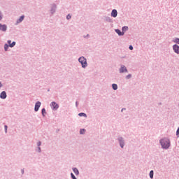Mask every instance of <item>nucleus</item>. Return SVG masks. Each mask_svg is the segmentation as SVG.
<instances>
[{
    "mask_svg": "<svg viewBox=\"0 0 179 179\" xmlns=\"http://www.w3.org/2000/svg\"><path fill=\"white\" fill-rule=\"evenodd\" d=\"M160 143L164 149H169V148H170V140L168 138L161 140Z\"/></svg>",
    "mask_w": 179,
    "mask_h": 179,
    "instance_id": "f257e3e1",
    "label": "nucleus"
},
{
    "mask_svg": "<svg viewBox=\"0 0 179 179\" xmlns=\"http://www.w3.org/2000/svg\"><path fill=\"white\" fill-rule=\"evenodd\" d=\"M78 61L81 64L83 68H86V66H87L86 58L81 57L78 59Z\"/></svg>",
    "mask_w": 179,
    "mask_h": 179,
    "instance_id": "f03ea898",
    "label": "nucleus"
},
{
    "mask_svg": "<svg viewBox=\"0 0 179 179\" xmlns=\"http://www.w3.org/2000/svg\"><path fill=\"white\" fill-rule=\"evenodd\" d=\"M50 106L53 110H58V108H59V106L55 102H52Z\"/></svg>",
    "mask_w": 179,
    "mask_h": 179,
    "instance_id": "7ed1b4c3",
    "label": "nucleus"
},
{
    "mask_svg": "<svg viewBox=\"0 0 179 179\" xmlns=\"http://www.w3.org/2000/svg\"><path fill=\"white\" fill-rule=\"evenodd\" d=\"M41 106V102L40 101L36 102L34 108L35 111H38V109L40 108Z\"/></svg>",
    "mask_w": 179,
    "mask_h": 179,
    "instance_id": "20e7f679",
    "label": "nucleus"
},
{
    "mask_svg": "<svg viewBox=\"0 0 179 179\" xmlns=\"http://www.w3.org/2000/svg\"><path fill=\"white\" fill-rule=\"evenodd\" d=\"M8 29V27L6 24H0V30L1 31H5Z\"/></svg>",
    "mask_w": 179,
    "mask_h": 179,
    "instance_id": "39448f33",
    "label": "nucleus"
},
{
    "mask_svg": "<svg viewBox=\"0 0 179 179\" xmlns=\"http://www.w3.org/2000/svg\"><path fill=\"white\" fill-rule=\"evenodd\" d=\"M173 51L176 54H179V46L178 45H173Z\"/></svg>",
    "mask_w": 179,
    "mask_h": 179,
    "instance_id": "423d86ee",
    "label": "nucleus"
},
{
    "mask_svg": "<svg viewBox=\"0 0 179 179\" xmlns=\"http://www.w3.org/2000/svg\"><path fill=\"white\" fill-rule=\"evenodd\" d=\"M118 15V13L117 12V10H113L112 13H111V16H113V17H117V15Z\"/></svg>",
    "mask_w": 179,
    "mask_h": 179,
    "instance_id": "0eeeda50",
    "label": "nucleus"
},
{
    "mask_svg": "<svg viewBox=\"0 0 179 179\" xmlns=\"http://www.w3.org/2000/svg\"><path fill=\"white\" fill-rule=\"evenodd\" d=\"M127 67H125V66H122L120 69V73H122L124 72H127Z\"/></svg>",
    "mask_w": 179,
    "mask_h": 179,
    "instance_id": "6e6552de",
    "label": "nucleus"
},
{
    "mask_svg": "<svg viewBox=\"0 0 179 179\" xmlns=\"http://www.w3.org/2000/svg\"><path fill=\"white\" fill-rule=\"evenodd\" d=\"M12 41H8V43L9 44V47H15L16 45V42L13 41L12 43Z\"/></svg>",
    "mask_w": 179,
    "mask_h": 179,
    "instance_id": "1a4fd4ad",
    "label": "nucleus"
},
{
    "mask_svg": "<svg viewBox=\"0 0 179 179\" xmlns=\"http://www.w3.org/2000/svg\"><path fill=\"white\" fill-rule=\"evenodd\" d=\"M1 99H5L6 97V92L3 91L0 94Z\"/></svg>",
    "mask_w": 179,
    "mask_h": 179,
    "instance_id": "9d476101",
    "label": "nucleus"
},
{
    "mask_svg": "<svg viewBox=\"0 0 179 179\" xmlns=\"http://www.w3.org/2000/svg\"><path fill=\"white\" fill-rule=\"evenodd\" d=\"M115 31L119 36H124V32H121L120 29H116Z\"/></svg>",
    "mask_w": 179,
    "mask_h": 179,
    "instance_id": "9b49d317",
    "label": "nucleus"
},
{
    "mask_svg": "<svg viewBox=\"0 0 179 179\" xmlns=\"http://www.w3.org/2000/svg\"><path fill=\"white\" fill-rule=\"evenodd\" d=\"M73 171L76 176H79V170H78L76 168H73Z\"/></svg>",
    "mask_w": 179,
    "mask_h": 179,
    "instance_id": "f8f14e48",
    "label": "nucleus"
},
{
    "mask_svg": "<svg viewBox=\"0 0 179 179\" xmlns=\"http://www.w3.org/2000/svg\"><path fill=\"white\" fill-rule=\"evenodd\" d=\"M24 19V15L21 16L19 20L17 21V23H21V22H23V20Z\"/></svg>",
    "mask_w": 179,
    "mask_h": 179,
    "instance_id": "ddd939ff",
    "label": "nucleus"
},
{
    "mask_svg": "<svg viewBox=\"0 0 179 179\" xmlns=\"http://www.w3.org/2000/svg\"><path fill=\"white\" fill-rule=\"evenodd\" d=\"M119 141L121 148H124V141H122V138H119Z\"/></svg>",
    "mask_w": 179,
    "mask_h": 179,
    "instance_id": "4468645a",
    "label": "nucleus"
},
{
    "mask_svg": "<svg viewBox=\"0 0 179 179\" xmlns=\"http://www.w3.org/2000/svg\"><path fill=\"white\" fill-rule=\"evenodd\" d=\"M112 87L113 90H117V89H118V85H117V84H113Z\"/></svg>",
    "mask_w": 179,
    "mask_h": 179,
    "instance_id": "2eb2a0df",
    "label": "nucleus"
},
{
    "mask_svg": "<svg viewBox=\"0 0 179 179\" xmlns=\"http://www.w3.org/2000/svg\"><path fill=\"white\" fill-rule=\"evenodd\" d=\"M79 117H87V115L85 113H81L78 114Z\"/></svg>",
    "mask_w": 179,
    "mask_h": 179,
    "instance_id": "dca6fc26",
    "label": "nucleus"
},
{
    "mask_svg": "<svg viewBox=\"0 0 179 179\" xmlns=\"http://www.w3.org/2000/svg\"><path fill=\"white\" fill-rule=\"evenodd\" d=\"M85 132H86V130L84 129H82L80 130V135H83V134H85Z\"/></svg>",
    "mask_w": 179,
    "mask_h": 179,
    "instance_id": "f3484780",
    "label": "nucleus"
},
{
    "mask_svg": "<svg viewBox=\"0 0 179 179\" xmlns=\"http://www.w3.org/2000/svg\"><path fill=\"white\" fill-rule=\"evenodd\" d=\"M122 32L124 33V31H127V30H128V27H123L122 28Z\"/></svg>",
    "mask_w": 179,
    "mask_h": 179,
    "instance_id": "a211bd4d",
    "label": "nucleus"
},
{
    "mask_svg": "<svg viewBox=\"0 0 179 179\" xmlns=\"http://www.w3.org/2000/svg\"><path fill=\"white\" fill-rule=\"evenodd\" d=\"M8 48H9V45L8 44L4 45V50L5 51H8Z\"/></svg>",
    "mask_w": 179,
    "mask_h": 179,
    "instance_id": "6ab92c4d",
    "label": "nucleus"
},
{
    "mask_svg": "<svg viewBox=\"0 0 179 179\" xmlns=\"http://www.w3.org/2000/svg\"><path fill=\"white\" fill-rule=\"evenodd\" d=\"M173 43H177L178 44H179V38H175L173 40Z\"/></svg>",
    "mask_w": 179,
    "mask_h": 179,
    "instance_id": "aec40b11",
    "label": "nucleus"
},
{
    "mask_svg": "<svg viewBox=\"0 0 179 179\" xmlns=\"http://www.w3.org/2000/svg\"><path fill=\"white\" fill-rule=\"evenodd\" d=\"M150 177L151 178H153V171H150Z\"/></svg>",
    "mask_w": 179,
    "mask_h": 179,
    "instance_id": "412c9836",
    "label": "nucleus"
},
{
    "mask_svg": "<svg viewBox=\"0 0 179 179\" xmlns=\"http://www.w3.org/2000/svg\"><path fill=\"white\" fill-rule=\"evenodd\" d=\"M45 108H43L42 109V115H43V117H44V115L45 114Z\"/></svg>",
    "mask_w": 179,
    "mask_h": 179,
    "instance_id": "4be33fe9",
    "label": "nucleus"
},
{
    "mask_svg": "<svg viewBox=\"0 0 179 179\" xmlns=\"http://www.w3.org/2000/svg\"><path fill=\"white\" fill-rule=\"evenodd\" d=\"M71 15H68L67 16H66V19H68V20H69V19H71Z\"/></svg>",
    "mask_w": 179,
    "mask_h": 179,
    "instance_id": "5701e85b",
    "label": "nucleus"
},
{
    "mask_svg": "<svg viewBox=\"0 0 179 179\" xmlns=\"http://www.w3.org/2000/svg\"><path fill=\"white\" fill-rule=\"evenodd\" d=\"M131 74H129L128 76H127V79H129V78H131Z\"/></svg>",
    "mask_w": 179,
    "mask_h": 179,
    "instance_id": "b1692460",
    "label": "nucleus"
},
{
    "mask_svg": "<svg viewBox=\"0 0 179 179\" xmlns=\"http://www.w3.org/2000/svg\"><path fill=\"white\" fill-rule=\"evenodd\" d=\"M129 50H134V47H132V45H130V46L129 47Z\"/></svg>",
    "mask_w": 179,
    "mask_h": 179,
    "instance_id": "393cba45",
    "label": "nucleus"
},
{
    "mask_svg": "<svg viewBox=\"0 0 179 179\" xmlns=\"http://www.w3.org/2000/svg\"><path fill=\"white\" fill-rule=\"evenodd\" d=\"M5 131H6V132H7V131H8V126H5Z\"/></svg>",
    "mask_w": 179,
    "mask_h": 179,
    "instance_id": "a878e982",
    "label": "nucleus"
},
{
    "mask_svg": "<svg viewBox=\"0 0 179 179\" xmlns=\"http://www.w3.org/2000/svg\"><path fill=\"white\" fill-rule=\"evenodd\" d=\"M41 142H38V146H41Z\"/></svg>",
    "mask_w": 179,
    "mask_h": 179,
    "instance_id": "bb28decb",
    "label": "nucleus"
},
{
    "mask_svg": "<svg viewBox=\"0 0 179 179\" xmlns=\"http://www.w3.org/2000/svg\"><path fill=\"white\" fill-rule=\"evenodd\" d=\"M2 20V15L0 13V20Z\"/></svg>",
    "mask_w": 179,
    "mask_h": 179,
    "instance_id": "cd10ccee",
    "label": "nucleus"
},
{
    "mask_svg": "<svg viewBox=\"0 0 179 179\" xmlns=\"http://www.w3.org/2000/svg\"><path fill=\"white\" fill-rule=\"evenodd\" d=\"M0 87H2V83H0Z\"/></svg>",
    "mask_w": 179,
    "mask_h": 179,
    "instance_id": "c85d7f7f",
    "label": "nucleus"
},
{
    "mask_svg": "<svg viewBox=\"0 0 179 179\" xmlns=\"http://www.w3.org/2000/svg\"><path fill=\"white\" fill-rule=\"evenodd\" d=\"M39 150H40V148H38Z\"/></svg>",
    "mask_w": 179,
    "mask_h": 179,
    "instance_id": "c756f323",
    "label": "nucleus"
}]
</instances>
